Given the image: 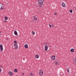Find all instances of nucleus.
<instances>
[{
	"mask_svg": "<svg viewBox=\"0 0 76 76\" xmlns=\"http://www.w3.org/2000/svg\"><path fill=\"white\" fill-rule=\"evenodd\" d=\"M4 7L3 4L0 3V10H3V8Z\"/></svg>",
	"mask_w": 76,
	"mask_h": 76,
	"instance_id": "nucleus-3",
	"label": "nucleus"
},
{
	"mask_svg": "<svg viewBox=\"0 0 76 76\" xmlns=\"http://www.w3.org/2000/svg\"><path fill=\"white\" fill-rule=\"evenodd\" d=\"M52 27H53V26H54V25H52Z\"/></svg>",
	"mask_w": 76,
	"mask_h": 76,
	"instance_id": "nucleus-28",
	"label": "nucleus"
},
{
	"mask_svg": "<svg viewBox=\"0 0 76 76\" xmlns=\"http://www.w3.org/2000/svg\"><path fill=\"white\" fill-rule=\"evenodd\" d=\"M49 27H50V28H51V25L50 24L49 25Z\"/></svg>",
	"mask_w": 76,
	"mask_h": 76,
	"instance_id": "nucleus-23",
	"label": "nucleus"
},
{
	"mask_svg": "<svg viewBox=\"0 0 76 76\" xmlns=\"http://www.w3.org/2000/svg\"><path fill=\"white\" fill-rule=\"evenodd\" d=\"M39 7H42V6L41 5H40Z\"/></svg>",
	"mask_w": 76,
	"mask_h": 76,
	"instance_id": "nucleus-26",
	"label": "nucleus"
},
{
	"mask_svg": "<svg viewBox=\"0 0 76 76\" xmlns=\"http://www.w3.org/2000/svg\"><path fill=\"white\" fill-rule=\"evenodd\" d=\"M8 73L10 76H12L13 75V72L11 71L9 72Z\"/></svg>",
	"mask_w": 76,
	"mask_h": 76,
	"instance_id": "nucleus-7",
	"label": "nucleus"
},
{
	"mask_svg": "<svg viewBox=\"0 0 76 76\" xmlns=\"http://www.w3.org/2000/svg\"><path fill=\"white\" fill-rule=\"evenodd\" d=\"M70 51H71V52L72 53H73V52H74L75 50H74V49H71Z\"/></svg>",
	"mask_w": 76,
	"mask_h": 76,
	"instance_id": "nucleus-13",
	"label": "nucleus"
},
{
	"mask_svg": "<svg viewBox=\"0 0 76 76\" xmlns=\"http://www.w3.org/2000/svg\"><path fill=\"white\" fill-rule=\"evenodd\" d=\"M45 51H47L48 50V46H45Z\"/></svg>",
	"mask_w": 76,
	"mask_h": 76,
	"instance_id": "nucleus-9",
	"label": "nucleus"
},
{
	"mask_svg": "<svg viewBox=\"0 0 76 76\" xmlns=\"http://www.w3.org/2000/svg\"><path fill=\"white\" fill-rule=\"evenodd\" d=\"M38 2L39 4L42 5L44 3V1L43 0H39Z\"/></svg>",
	"mask_w": 76,
	"mask_h": 76,
	"instance_id": "nucleus-1",
	"label": "nucleus"
},
{
	"mask_svg": "<svg viewBox=\"0 0 76 76\" xmlns=\"http://www.w3.org/2000/svg\"><path fill=\"white\" fill-rule=\"evenodd\" d=\"M67 72L68 73H69V69H67Z\"/></svg>",
	"mask_w": 76,
	"mask_h": 76,
	"instance_id": "nucleus-20",
	"label": "nucleus"
},
{
	"mask_svg": "<svg viewBox=\"0 0 76 76\" xmlns=\"http://www.w3.org/2000/svg\"><path fill=\"white\" fill-rule=\"evenodd\" d=\"M73 63L75 64H76V58H75V60H74Z\"/></svg>",
	"mask_w": 76,
	"mask_h": 76,
	"instance_id": "nucleus-15",
	"label": "nucleus"
},
{
	"mask_svg": "<svg viewBox=\"0 0 76 76\" xmlns=\"http://www.w3.org/2000/svg\"><path fill=\"white\" fill-rule=\"evenodd\" d=\"M4 22H6V21L4 20Z\"/></svg>",
	"mask_w": 76,
	"mask_h": 76,
	"instance_id": "nucleus-29",
	"label": "nucleus"
},
{
	"mask_svg": "<svg viewBox=\"0 0 76 76\" xmlns=\"http://www.w3.org/2000/svg\"><path fill=\"white\" fill-rule=\"evenodd\" d=\"M69 12H70V13H72V12H73V11L72 10H69Z\"/></svg>",
	"mask_w": 76,
	"mask_h": 76,
	"instance_id": "nucleus-19",
	"label": "nucleus"
},
{
	"mask_svg": "<svg viewBox=\"0 0 76 76\" xmlns=\"http://www.w3.org/2000/svg\"><path fill=\"white\" fill-rule=\"evenodd\" d=\"M24 75V73H23L22 75Z\"/></svg>",
	"mask_w": 76,
	"mask_h": 76,
	"instance_id": "nucleus-31",
	"label": "nucleus"
},
{
	"mask_svg": "<svg viewBox=\"0 0 76 76\" xmlns=\"http://www.w3.org/2000/svg\"><path fill=\"white\" fill-rule=\"evenodd\" d=\"M24 47L25 48H28V45L27 44H26L24 45Z\"/></svg>",
	"mask_w": 76,
	"mask_h": 76,
	"instance_id": "nucleus-10",
	"label": "nucleus"
},
{
	"mask_svg": "<svg viewBox=\"0 0 76 76\" xmlns=\"http://www.w3.org/2000/svg\"><path fill=\"white\" fill-rule=\"evenodd\" d=\"M32 33L33 34V35H35V32H34V31H33L32 32Z\"/></svg>",
	"mask_w": 76,
	"mask_h": 76,
	"instance_id": "nucleus-21",
	"label": "nucleus"
},
{
	"mask_svg": "<svg viewBox=\"0 0 76 76\" xmlns=\"http://www.w3.org/2000/svg\"><path fill=\"white\" fill-rule=\"evenodd\" d=\"M51 58L52 60H55L56 57L55 56H53L51 57Z\"/></svg>",
	"mask_w": 76,
	"mask_h": 76,
	"instance_id": "nucleus-6",
	"label": "nucleus"
},
{
	"mask_svg": "<svg viewBox=\"0 0 76 76\" xmlns=\"http://www.w3.org/2000/svg\"><path fill=\"white\" fill-rule=\"evenodd\" d=\"M55 64L56 65H58V62H56Z\"/></svg>",
	"mask_w": 76,
	"mask_h": 76,
	"instance_id": "nucleus-17",
	"label": "nucleus"
},
{
	"mask_svg": "<svg viewBox=\"0 0 76 76\" xmlns=\"http://www.w3.org/2000/svg\"><path fill=\"white\" fill-rule=\"evenodd\" d=\"M0 33H1V31H0Z\"/></svg>",
	"mask_w": 76,
	"mask_h": 76,
	"instance_id": "nucleus-32",
	"label": "nucleus"
},
{
	"mask_svg": "<svg viewBox=\"0 0 76 76\" xmlns=\"http://www.w3.org/2000/svg\"><path fill=\"white\" fill-rule=\"evenodd\" d=\"M39 72V76H42L43 75V70H40Z\"/></svg>",
	"mask_w": 76,
	"mask_h": 76,
	"instance_id": "nucleus-2",
	"label": "nucleus"
},
{
	"mask_svg": "<svg viewBox=\"0 0 76 76\" xmlns=\"http://www.w3.org/2000/svg\"><path fill=\"white\" fill-rule=\"evenodd\" d=\"M66 0V1H67V0Z\"/></svg>",
	"mask_w": 76,
	"mask_h": 76,
	"instance_id": "nucleus-34",
	"label": "nucleus"
},
{
	"mask_svg": "<svg viewBox=\"0 0 76 76\" xmlns=\"http://www.w3.org/2000/svg\"><path fill=\"white\" fill-rule=\"evenodd\" d=\"M32 20H33V21H37V18L35 16H34L33 17Z\"/></svg>",
	"mask_w": 76,
	"mask_h": 76,
	"instance_id": "nucleus-4",
	"label": "nucleus"
},
{
	"mask_svg": "<svg viewBox=\"0 0 76 76\" xmlns=\"http://www.w3.org/2000/svg\"><path fill=\"white\" fill-rule=\"evenodd\" d=\"M14 34L15 35H18V32H17L16 31H14Z\"/></svg>",
	"mask_w": 76,
	"mask_h": 76,
	"instance_id": "nucleus-12",
	"label": "nucleus"
},
{
	"mask_svg": "<svg viewBox=\"0 0 76 76\" xmlns=\"http://www.w3.org/2000/svg\"><path fill=\"white\" fill-rule=\"evenodd\" d=\"M30 76H33V75H32V73H30Z\"/></svg>",
	"mask_w": 76,
	"mask_h": 76,
	"instance_id": "nucleus-24",
	"label": "nucleus"
},
{
	"mask_svg": "<svg viewBox=\"0 0 76 76\" xmlns=\"http://www.w3.org/2000/svg\"><path fill=\"white\" fill-rule=\"evenodd\" d=\"M5 20H7V19H8V18L7 17H5Z\"/></svg>",
	"mask_w": 76,
	"mask_h": 76,
	"instance_id": "nucleus-18",
	"label": "nucleus"
},
{
	"mask_svg": "<svg viewBox=\"0 0 76 76\" xmlns=\"http://www.w3.org/2000/svg\"><path fill=\"white\" fill-rule=\"evenodd\" d=\"M57 13H54V15H57Z\"/></svg>",
	"mask_w": 76,
	"mask_h": 76,
	"instance_id": "nucleus-27",
	"label": "nucleus"
},
{
	"mask_svg": "<svg viewBox=\"0 0 76 76\" xmlns=\"http://www.w3.org/2000/svg\"><path fill=\"white\" fill-rule=\"evenodd\" d=\"M17 42V41H14V43H15V44H16Z\"/></svg>",
	"mask_w": 76,
	"mask_h": 76,
	"instance_id": "nucleus-22",
	"label": "nucleus"
},
{
	"mask_svg": "<svg viewBox=\"0 0 76 76\" xmlns=\"http://www.w3.org/2000/svg\"><path fill=\"white\" fill-rule=\"evenodd\" d=\"M35 57L36 58H39V55H36Z\"/></svg>",
	"mask_w": 76,
	"mask_h": 76,
	"instance_id": "nucleus-14",
	"label": "nucleus"
},
{
	"mask_svg": "<svg viewBox=\"0 0 76 76\" xmlns=\"http://www.w3.org/2000/svg\"><path fill=\"white\" fill-rule=\"evenodd\" d=\"M1 69L0 68V73H1Z\"/></svg>",
	"mask_w": 76,
	"mask_h": 76,
	"instance_id": "nucleus-25",
	"label": "nucleus"
},
{
	"mask_svg": "<svg viewBox=\"0 0 76 76\" xmlns=\"http://www.w3.org/2000/svg\"><path fill=\"white\" fill-rule=\"evenodd\" d=\"M14 71L15 72H18V69H15L14 70Z\"/></svg>",
	"mask_w": 76,
	"mask_h": 76,
	"instance_id": "nucleus-16",
	"label": "nucleus"
},
{
	"mask_svg": "<svg viewBox=\"0 0 76 76\" xmlns=\"http://www.w3.org/2000/svg\"><path fill=\"white\" fill-rule=\"evenodd\" d=\"M14 46L15 48H17L18 47V46L17 45L15 44L14 45Z\"/></svg>",
	"mask_w": 76,
	"mask_h": 76,
	"instance_id": "nucleus-11",
	"label": "nucleus"
},
{
	"mask_svg": "<svg viewBox=\"0 0 76 76\" xmlns=\"http://www.w3.org/2000/svg\"><path fill=\"white\" fill-rule=\"evenodd\" d=\"M62 6L63 7H65L66 6V4L64 2H62Z\"/></svg>",
	"mask_w": 76,
	"mask_h": 76,
	"instance_id": "nucleus-8",
	"label": "nucleus"
},
{
	"mask_svg": "<svg viewBox=\"0 0 76 76\" xmlns=\"http://www.w3.org/2000/svg\"><path fill=\"white\" fill-rule=\"evenodd\" d=\"M0 67H2V66H0Z\"/></svg>",
	"mask_w": 76,
	"mask_h": 76,
	"instance_id": "nucleus-30",
	"label": "nucleus"
},
{
	"mask_svg": "<svg viewBox=\"0 0 76 76\" xmlns=\"http://www.w3.org/2000/svg\"><path fill=\"white\" fill-rule=\"evenodd\" d=\"M0 48L1 51L2 52L3 50V45H0Z\"/></svg>",
	"mask_w": 76,
	"mask_h": 76,
	"instance_id": "nucleus-5",
	"label": "nucleus"
},
{
	"mask_svg": "<svg viewBox=\"0 0 76 76\" xmlns=\"http://www.w3.org/2000/svg\"><path fill=\"white\" fill-rule=\"evenodd\" d=\"M24 59H25V58H23V59L24 60Z\"/></svg>",
	"mask_w": 76,
	"mask_h": 76,
	"instance_id": "nucleus-33",
	"label": "nucleus"
}]
</instances>
